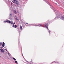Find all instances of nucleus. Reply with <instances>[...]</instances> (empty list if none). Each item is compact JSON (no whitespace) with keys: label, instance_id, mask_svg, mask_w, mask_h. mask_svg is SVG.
Returning <instances> with one entry per match:
<instances>
[{"label":"nucleus","instance_id":"1","mask_svg":"<svg viewBox=\"0 0 64 64\" xmlns=\"http://www.w3.org/2000/svg\"><path fill=\"white\" fill-rule=\"evenodd\" d=\"M50 7L51 8H52L53 9L54 12L56 14V18L57 19L58 18H60L61 19H62V20H64V17H63L62 15L60 14L59 12H58L57 11V10L54 8V6H52L51 5L50 6Z\"/></svg>","mask_w":64,"mask_h":64},{"label":"nucleus","instance_id":"2","mask_svg":"<svg viewBox=\"0 0 64 64\" xmlns=\"http://www.w3.org/2000/svg\"><path fill=\"white\" fill-rule=\"evenodd\" d=\"M26 24L27 25H26V26L28 27H30L31 26H36V27H44L43 26V24H40L39 25L37 24H28V23H26Z\"/></svg>","mask_w":64,"mask_h":64},{"label":"nucleus","instance_id":"3","mask_svg":"<svg viewBox=\"0 0 64 64\" xmlns=\"http://www.w3.org/2000/svg\"><path fill=\"white\" fill-rule=\"evenodd\" d=\"M13 16V14L12 12H10V13L9 18L10 20H12L13 19V18L12 16Z\"/></svg>","mask_w":64,"mask_h":64},{"label":"nucleus","instance_id":"4","mask_svg":"<svg viewBox=\"0 0 64 64\" xmlns=\"http://www.w3.org/2000/svg\"><path fill=\"white\" fill-rule=\"evenodd\" d=\"M44 26L45 27H46V28H47L48 32V33L50 34V33H51V31L49 30V29H48V24H44Z\"/></svg>","mask_w":64,"mask_h":64},{"label":"nucleus","instance_id":"5","mask_svg":"<svg viewBox=\"0 0 64 64\" xmlns=\"http://www.w3.org/2000/svg\"><path fill=\"white\" fill-rule=\"evenodd\" d=\"M15 22H14L13 24V26L12 27V28H13V27H14L15 28H16L17 27V25H15Z\"/></svg>","mask_w":64,"mask_h":64},{"label":"nucleus","instance_id":"6","mask_svg":"<svg viewBox=\"0 0 64 64\" xmlns=\"http://www.w3.org/2000/svg\"><path fill=\"white\" fill-rule=\"evenodd\" d=\"M16 5H17L18 7H19L20 6V4H19V2H18L17 1L16 2Z\"/></svg>","mask_w":64,"mask_h":64},{"label":"nucleus","instance_id":"7","mask_svg":"<svg viewBox=\"0 0 64 64\" xmlns=\"http://www.w3.org/2000/svg\"><path fill=\"white\" fill-rule=\"evenodd\" d=\"M0 50L1 51L2 53H4V52H5V50H3L2 48L0 49Z\"/></svg>","mask_w":64,"mask_h":64},{"label":"nucleus","instance_id":"8","mask_svg":"<svg viewBox=\"0 0 64 64\" xmlns=\"http://www.w3.org/2000/svg\"><path fill=\"white\" fill-rule=\"evenodd\" d=\"M5 44L4 42H3V44L2 45V47H5L4 46H5Z\"/></svg>","mask_w":64,"mask_h":64},{"label":"nucleus","instance_id":"9","mask_svg":"<svg viewBox=\"0 0 64 64\" xmlns=\"http://www.w3.org/2000/svg\"><path fill=\"white\" fill-rule=\"evenodd\" d=\"M6 21L7 23H9L10 24L11 23V21H9V20H7Z\"/></svg>","mask_w":64,"mask_h":64},{"label":"nucleus","instance_id":"10","mask_svg":"<svg viewBox=\"0 0 64 64\" xmlns=\"http://www.w3.org/2000/svg\"><path fill=\"white\" fill-rule=\"evenodd\" d=\"M14 13L15 14H17V11L16 10H14Z\"/></svg>","mask_w":64,"mask_h":64},{"label":"nucleus","instance_id":"11","mask_svg":"<svg viewBox=\"0 0 64 64\" xmlns=\"http://www.w3.org/2000/svg\"><path fill=\"white\" fill-rule=\"evenodd\" d=\"M21 30H23V28L21 26H20Z\"/></svg>","mask_w":64,"mask_h":64},{"label":"nucleus","instance_id":"12","mask_svg":"<svg viewBox=\"0 0 64 64\" xmlns=\"http://www.w3.org/2000/svg\"><path fill=\"white\" fill-rule=\"evenodd\" d=\"M56 63V62H52V63H51V64H52V63Z\"/></svg>","mask_w":64,"mask_h":64},{"label":"nucleus","instance_id":"13","mask_svg":"<svg viewBox=\"0 0 64 64\" xmlns=\"http://www.w3.org/2000/svg\"><path fill=\"white\" fill-rule=\"evenodd\" d=\"M13 59L14 60V61H16V59L14 58H13Z\"/></svg>","mask_w":64,"mask_h":64},{"label":"nucleus","instance_id":"14","mask_svg":"<svg viewBox=\"0 0 64 64\" xmlns=\"http://www.w3.org/2000/svg\"><path fill=\"white\" fill-rule=\"evenodd\" d=\"M46 3H47V4H48V5H49V3L48 2V1H46Z\"/></svg>","mask_w":64,"mask_h":64},{"label":"nucleus","instance_id":"15","mask_svg":"<svg viewBox=\"0 0 64 64\" xmlns=\"http://www.w3.org/2000/svg\"><path fill=\"white\" fill-rule=\"evenodd\" d=\"M15 63H16V64H18V62H17V61H16L15 62Z\"/></svg>","mask_w":64,"mask_h":64},{"label":"nucleus","instance_id":"16","mask_svg":"<svg viewBox=\"0 0 64 64\" xmlns=\"http://www.w3.org/2000/svg\"><path fill=\"white\" fill-rule=\"evenodd\" d=\"M10 23H11V24H13V22H10Z\"/></svg>","mask_w":64,"mask_h":64},{"label":"nucleus","instance_id":"17","mask_svg":"<svg viewBox=\"0 0 64 64\" xmlns=\"http://www.w3.org/2000/svg\"><path fill=\"white\" fill-rule=\"evenodd\" d=\"M4 0L6 2H8V1H9V0Z\"/></svg>","mask_w":64,"mask_h":64},{"label":"nucleus","instance_id":"18","mask_svg":"<svg viewBox=\"0 0 64 64\" xmlns=\"http://www.w3.org/2000/svg\"><path fill=\"white\" fill-rule=\"evenodd\" d=\"M11 7H12L11 6V7H10V10H12V8H11Z\"/></svg>","mask_w":64,"mask_h":64},{"label":"nucleus","instance_id":"19","mask_svg":"<svg viewBox=\"0 0 64 64\" xmlns=\"http://www.w3.org/2000/svg\"><path fill=\"white\" fill-rule=\"evenodd\" d=\"M15 19H16V20H17V21H18V19L17 18H15Z\"/></svg>","mask_w":64,"mask_h":64},{"label":"nucleus","instance_id":"20","mask_svg":"<svg viewBox=\"0 0 64 64\" xmlns=\"http://www.w3.org/2000/svg\"><path fill=\"white\" fill-rule=\"evenodd\" d=\"M4 23H6V21H4Z\"/></svg>","mask_w":64,"mask_h":64},{"label":"nucleus","instance_id":"21","mask_svg":"<svg viewBox=\"0 0 64 64\" xmlns=\"http://www.w3.org/2000/svg\"><path fill=\"white\" fill-rule=\"evenodd\" d=\"M18 7L17 6H16V8H17V10H18Z\"/></svg>","mask_w":64,"mask_h":64},{"label":"nucleus","instance_id":"22","mask_svg":"<svg viewBox=\"0 0 64 64\" xmlns=\"http://www.w3.org/2000/svg\"><path fill=\"white\" fill-rule=\"evenodd\" d=\"M15 17H16V18H17V16H15Z\"/></svg>","mask_w":64,"mask_h":64},{"label":"nucleus","instance_id":"23","mask_svg":"<svg viewBox=\"0 0 64 64\" xmlns=\"http://www.w3.org/2000/svg\"><path fill=\"white\" fill-rule=\"evenodd\" d=\"M11 5H13V4L12 3H11Z\"/></svg>","mask_w":64,"mask_h":64},{"label":"nucleus","instance_id":"24","mask_svg":"<svg viewBox=\"0 0 64 64\" xmlns=\"http://www.w3.org/2000/svg\"><path fill=\"white\" fill-rule=\"evenodd\" d=\"M0 48H1L2 49L3 48V47H1Z\"/></svg>","mask_w":64,"mask_h":64},{"label":"nucleus","instance_id":"25","mask_svg":"<svg viewBox=\"0 0 64 64\" xmlns=\"http://www.w3.org/2000/svg\"><path fill=\"white\" fill-rule=\"evenodd\" d=\"M1 45V42H0V45Z\"/></svg>","mask_w":64,"mask_h":64},{"label":"nucleus","instance_id":"26","mask_svg":"<svg viewBox=\"0 0 64 64\" xmlns=\"http://www.w3.org/2000/svg\"><path fill=\"white\" fill-rule=\"evenodd\" d=\"M6 51H7V52H8V51H7V50H6Z\"/></svg>","mask_w":64,"mask_h":64},{"label":"nucleus","instance_id":"27","mask_svg":"<svg viewBox=\"0 0 64 64\" xmlns=\"http://www.w3.org/2000/svg\"><path fill=\"white\" fill-rule=\"evenodd\" d=\"M8 55H9V53H8Z\"/></svg>","mask_w":64,"mask_h":64},{"label":"nucleus","instance_id":"28","mask_svg":"<svg viewBox=\"0 0 64 64\" xmlns=\"http://www.w3.org/2000/svg\"><path fill=\"white\" fill-rule=\"evenodd\" d=\"M56 5H57V3H56Z\"/></svg>","mask_w":64,"mask_h":64},{"label":"nucleus","instance_id":"29","mask_svg":"<svg viewBox=\"0 0 64 64\" xmlns=\"http://www.w3.org/2000/svg\"><path fill=\"white\" fill-rule=\"evenodd\" d=\"M9 56L10 57L11 56H10V55Z\"/></svg>","mask_w":64,"mask_h":64},{"label":"nucleus","instance_id":"30","mask_svg":"<svg viewBox=\"0 0 64 64\" xmlns=\"http://www.w3.org/2000/svg\"><path fill=\"white\" fill-rule=\"evenodd\" d=\"M26 62H28H28L27 61H26Z\"/></svg>","mask_w":64,"mask_h":64},{"label":"nucleus","instance_id":"31","mask_svg":"<svg viewBox=\"0 0 64 64\" xmlns=\"http://www.w3.org/2000/svg\"><path fill=\"white\" fill-rule=\"evenodd\" d=\"M5 50H7L6 49H5Z\"/></svg>","mask_w":64,"mask_h":64},{"label":"nucleus","instance_id":"32","mask_svg":"<svg viewBox=\"0 0 64 64\" xmlns=\"http://www.w3.org/2000/svg\"><path fill=\"white\" fill-rule=\"evenodd\" d=\"M22 55V56H23V55Z\"/></svg>","mask_w":64,"mask_h":64},{"label":"nucleus","instance_id":"33","mask_svg":"<svg viewBox=\"0 0 64 64\" xmlns=\"http://www.w3.org/2000/svg\"><path fill=\"white\" fill-rule=\"evenodd\" d=\"M31 62H30V63H31Z\"/></svg>","mask_w":64,"mask_h":64}]
</instances>
